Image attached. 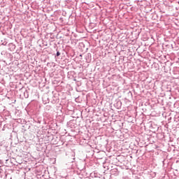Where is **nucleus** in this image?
Segmentation results:
<instances>
[{
  "instance_id": "1",
  "label": "nucleus",
  "mask_w": 179,
  "mask_h": 179,
  "mask_svg": "<svg viewBox=\"0 0 179 179\" xmlns=\"http://www.w3.org/2000/svg\"><path fill=\"white\" fill-rule=\"evenodd\" d=\"M57 56H59V55H60V54H59V52H57Z\"/></svg>"
}]
</instances>
